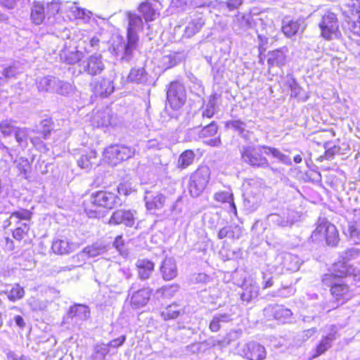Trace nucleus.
<instances>
[{
    "mask_svg": "<svg viewBox=\"0 0 360 360\" xmlns=\"http://www.w3.org/2000/svg\"><path fill=\"white\" fill-rule=\"evenodd\" d=\"M134 148L124 145H112L105 148L103 160L110 166H116L135 155Z\"/></svg>",
    "mask_w": 360,
    "mask_h": 360,
    "instance_id": "1a4fd4ad",
    "label": "nucleus"
},
{
    "mask_svg": "<svg viewBox=\"0 0 360 360\" xmlns=\"http://www.w3.org/2000/svg\"><path fill=\"white\" fill-rule=\"evenodd\" d=\"M103 67L101 56H91L87 59L84 70L91 75H96L102 72Z\"/></svg>",
    "mask_w": 360,
    "mask_h": 360,
    "instance_id": "393cba45",
    "label": "nucleus"
},
{
    "mask_svg": "<svg viewBox=\"0 0 360 360\" xmlns=\"http://www.w3.org/2000/svg\"><path fill=\"white\" fill-rule=\"evenodd\" d=\"M160 271L165 281H171L177 276L176 264L171 259L166 258L162 261Z\"/></svg>",
    "mask_w": 360,
    "mask_h": 360,
    "instance_id": "b1692460",
    "label": "nucleus"
},
{
    "mask_svg": "<svg viewBox=\"0 0 360 360\" xmlns=\"http://www.w3.org/2000/svg\"><path fill=\"white\" fill-rule=\"evenodd\" d=\"M320 37L326 41H331L341 34L338 15L331 11L326 12L318 24Z\"/></svg>",
    "mask_w": 360,
    "mask_h": 360,
    "instance_id": "6e6552de",
    "label": "nucleus"
},
{
    "mask_svg": "<svg viewBox=\"0 0 360 360\" xmlns=\"http://www.w3.org/2000/svg\"><path fill=\"white\" fill-rule=\"evenodd\" d=\"M345 234L350 238H360V229L359 228L356 222H352L349 224L348 229Z\"/></svg>",
    "mask_w": 360,
    "mask_h": 360,
    "instance_id": "49530a36",
    "label": "nucleus"
},
{
    "mask_svg": "<svg viewBox=\"0 0 360 360\" xmlns=\"http://www.w3.org/2000/svg\"><path fill=\"white\" fill-rule=\"evenodd\" d=\"M4 248L7 250L12 251L15 249L14 241L8 237L5 238Z\"/></svg>",
    "mask_w": 360,
    "mask_h": 360,
    "instance_id": "bf43d9fd",
    "label": "nucleus"
},
{
    "mask_svg": "<svg viewBox=\"0 0 360 360\" xmlns=\"http://www.w3.org/2000/svg\"><path fill=\"white\" fill-rule=\"evenodd\" d=\"M113 124L112 115L106 110L98 111L92 118V125L96 128L108 127Z\"/></svg>",
    "mask_w": 360,
    "mask_h": 360,
    "instance_id": "6ab92c4d",
    "label": "nucleus"
},
{
    "mask_svg": "<svg viewBox=\"0 0 360 360\" xmlns=\"http://www.w3.org/2000/svg\"><path fill=\"white\" fill-rule=\"evenodd\" d=\"M229 125L238 130L240 133H243L245 131V123L240 120L230 121Z\"/></svg>",
    "mask_w": 360,
    "mask_h": 360,
    "instance_id": "5fc2aeb1",
    "label": "nucleus"
},
{
    "mask_svg": "<svg viewBox=\"0 0 360 360\" xmlns=\"http://www.w3.org/2000/svg\"><path fill=\"white\" fill-rule=\"evenodd\" d=\"M158 4L155 0H144L139 4L137 10L145 22L154 21L160 14Z\"/></svg>",
    "mask_w": 360,
    "mask_h": 360,
    "instance_id": "2eb2a0df",
    "label": "nucleus"
},
{
    "mask_svg": "<svg viewBox=\"0 0 360 360\" xmlns=\"http://www.w3.org/2000/svg\"><path fill=\"white\" fill-rule=\"evenodd\" d=\"M266 354V348L255 341L247 342L240 350V355L247 360H264Z\"/></svg>",
    "mask_w": 360,
    "mask_h": 360,
    "instance_id": "ddd939ff",
    "label": "nucleus"
},
{
    "mask_svg": "<svg viewBox=\"0 0 360 360\" xmlns=\"http://www.w3.org/2000/svg\"><path fill=\"white\" fill-rule=\"evenodd\" d=\"M205 24L202 18L192 20L186 27V31L193 35L198 32Z\"/></svg>",
    "mask_w": 360,
    "mask_h": 360,
    "instance_id": "a18cd8bd",
    "label": "nucleus"
},
{
    "mask_svg": "<svg viewBox=\"0 0 360 360\" xmlns=\"http://www.w3.org/2000/svg\"><path fill=\"white\" fill-rule=\"evenodd\" d=\"M16 325L20 328H24L25 327V323L22 319V317L20 315H17L14 318Z\"/></svg>",
    "mask_w": 360,
    "mask_h": 360,
    "instance_id": "e2e57ef3",
    "label": "nucleus"
},
{
    "mask_svg": "<svg viewBox=\"0 0 360 360\" xmlns=\"http://www.w3.org/2000/svg\"><path fill=\"white\" fill-rule=\"evenodd\" d=\"M214 198L217 202L220 203H229L233 212L235 214L237 213V209L234 203L233 196L232 193L226 191H219L214 194Z\"/></svg>",
    "mask_w": 360,
    "mask_h": 360,
    "instance_id": "e433bc0d",
    "label": "nucleus"
},
{
    "mask_svg": "<svg viewBox=\"0 0 360 360\" xmlns=\"http://www.w3.org/2000/svg\"><path fill=\"white\" fill-rule=\"evenodd\" d=\"M273 285H274L273 279H272V278H270L269 279H268V280L265 282V283H264V285L263 288H264V289H266V288H270V287L273 286Z\"/></svg>",
    "mask_w": 360,
    "mask_h": 360,
    "instance_id": "338daca9",
    "label": "nucleus"
},
{
    "mask_svg": "<svg viewBox=\"0 0 360 360\" xmlns=\"http://www.w3.org/2000/svg\"><path fill=\"white\" fill-rule=\"evenodd\" d=\"M230 343H231V340L227 338H224L223 340H217L216 342H214V346L217 345L221 347H225V346L229 345Z\"/></svg>",
    "mask_w": 360,
    "mask_h": 360,
    "instance_id": "680f3d73",
    "label": "nucleus"
},
{
    "mask_svg": "<svg viewBox=\"0 0 360 360\" xmlns=\"http://www.w3.org/2000/svg\"><path fill=\"white\" fill-rule=\"evenodd\" d=\"M127 82L142 84L147 82V72L144 68H133L127 75Z\"/></svg>",
    "mask_w": 360,
    "mask_h": 360,
    "instance_id": "c85d7f7f",
    "label": "nucleus"
},
{
    "mask_svg": "<svg viewBox=\"0 0 360 360\" xmlns=\"http://www.w3.org/2000/svg\"><path fill=\"white\" fill-rule=\"evenodd\" d=\"M186 90L184 84L178 81H172L167 88V103L174 110L180 109L186 101Z\"/></svg>",
    "mask_w": 360,
    "mask_h": 360,
    "instance_id": "9d476101",
    "label": "nucleus"
},
{
    "mask_svg": "<svg viewBox=\"0 0 360 360\" xmlns=\"http://www.w3.org/2000/svg\"><path fill=\"white\" fill-rule=\"evenodd\" d=\"M346 7L352 15L360 14V0H349Z\"/></svg>",
    "mask_w": 360,
    "mask_h": 360,
    "instance_id": "3c124183",
    "label": "nucleus"
},
{
    "mask_svg": "<svg viewBox=\"0 0 360 360\" xmlns=\"http://www.w3.org/2000/svg\"><path fill=\"white\" fill-rule=\"evenodd\" d=\"M259 49V61L261 64H264L266 60L267 63V72L269 75H274L273 70L274 68L282 70L288 61V48L281 47L274 49L264 54L265 48L263 44H260Z\"/></svg>",
    "mask_w": 360,
    "mask_h": 360,
    "instance_id": "39448f33",
    "label": "nucleus"
},
{
    "mask_svg": "<svg viewBox=\"0 0 360 360\" xmlns=\"http://www.w3.org/2000/svg\"><path fill=\"white\" fill-rule=\"evenodd\" d=\"M15 122L12 120L6 119L0 122V131L5 136H11L16 130V127L14 125Z\"/></svg>",
    "mask_w": 360,
    "mask_h": 360,
    "instance_id": "ea45409f",
    "label": "nucleus"
},
{
    "mask_svg": "<svg viewBox=\"0 0 360 360\" xmlns=\"http://www.w3.org/2000/svg\"><path fill=\"white\" fill-rule=\"evenodd\" d=\"M328 142H326L323 144L325 151L323 153V158L326 160H330L333 158L335 155L340 153L341 147L339 145H334L331 147H328Z\"/></svg>",
    "mask_w": 360,
    "mask_h": 360,
    "instance_id": "c03bdc74",
    "label": "nucleus"
},
{
    "mask_svg": "<svg viewBox=\"0 0 360 360\" xmlns=\"http://www.w3.org/2000/svg\"><path fill=\"white\" fill-rule=\"evenodd\" d=\"M335 338L336 331L335 330L326 335L323 336L314 348L312 358H317L325 354L331 347L332 342L335 340Z\"/></svg>",
    "mask_w": 360,
    "mask_h": 360,
    "instance_id": "a211bd4d",
    "label": "nucleus"
},
{
    "mask_svg": "<svg viewBox=\"0 0 360 360\" xmlns=\"http://www.w3.org/2000/svg\"><path fill=\"white\" fill-rule=\"evenodd\" d=\"M139 42L138 35H131L127 34V43L124 46V57L129 58L136 49Z\"/></svg>",
    "mask_w": 360,
    "mask_h": 360,
    "instance_id": "4c0bfd02",
    "label": "nucleus"
},
{
    "mask_svg": "<svg viewBox=\"0 0 360 360\" xmlns=\"http://www.w3.org/2000/svg\"><path fill=\"white\" fill-rule=\"evenodd\" d=\"M101 248L96 244H92L85 247L82 252L89 257H96L101 254Z\"/></svg>",
    "mask_w": 360,
    "mask_h": 360,
    "instance_id": "09e8293b",
    "label": "nucleus"
},
{
    "mask_svg": "<svg viewBox=\"0 0 360 360\" xmlns=\"http://www.w3.org/2000/svg\"><path fill=\"white\" fill-rule=\"evenodd\" d=\"M3 75L6 78H11L15 76V72L11 67L6 68L3 71Z\"/></svg>",
    "mask_w": 360,
    "mask_h": 360,
    "instance_id": "052dcab7",
    "label": "nucleus"
},
{
    "mask_svg": "<svg viewBox=\"0 0 360 360\" xmlns=\"http://www.w3.org/2000/svg\"><path fill=\"white\" fill-rule=\"evenodd\" d=\"M33 209L19 208L17 210L11 212L9 215V219H15V223L18 224L20 221H30L33 216Z\"/></svg>",
    "mask_w": 360,
    "mask_h": 360,
    "instance_id": "473e14b6",
    "label": "nucleus"
},
{
    "mask_svg": "<svg viewBox=\"0 0 360 360\" xmlns=\"http://www.w3.org/2000/svg\"><path fill=\"white\" fill-rule=\"evenodd\" d=\"M68 316L71 319L86 321L90 317V309L84 304H75L70 307Z\"/></svg>",
    "mask_w": 360,
    "mask_h": 360,
    "instance_id": "5701e85b",
    "label": "nucleus"
},
{
    "mask_svg": "<svg viewBox=\"0 0 360 360\" xmlns=\"http://www.w3.org/2000/svg\"><path fill=\"white\" fill-rule=\"evenodd\" d=\"M182 313V309L176 303H172L164 308L161 311L162 318L165 320H172L178 318Z\"/></svg>",
    "mask_w": 360,
    "mask_h": 360,
    "instance_id": "72a5a7b5",
    "label": "nucleus"
},
{
    "mask_svg": "<svg viewBox=\"0 0 360 360\" xmlns=\"http://www.w3.org/2000/svg\"><path fill=\"white\" fill-rule=\"evenodd\" d=\"M195 158V154L192 149L184 150L179 156L176 165L177 169L180 170L186 169L191 166Z\"/></svg>",
    "mask_w": 360,
    "mask_h": 360,
    "instance_id": "bb28decb",
    "label": "nucleus"
},
{
    "mask_svg": "<svg viewBox=\"0 0 360 360\" xmlns=\"http://www.w3.org/2000/svg\"><path fill=\"white\" fill-rule=\"evenodd\" d=\"M165 202V196L159 193L146 201V209L151 213H155L157 210L162 209Z\"/></svg>",
    "mask_w": 360,
    "mask_h": 360,
    "instance_id": "2f4dec72",
    "label": "nucleus"
},
{
    "mask_svg": "<svg viewBox=\"0 0 360 360\" xmlns=\"http://www.w3.org/2000/svg\"><path fill=\"white\" fill-rule=\"evenodd\" d=\"M153 295V290L148 286L143 287L129 293L127 300L131 308L139 309L147 305Z\"/></svg>",
    "mask_w": 360,
    "mask_h": 360,
    "instance_id": "f8f14e48",
    "label": "nucleus"
},
{
    "mask_svg": "<svg viewBox=\"0 0 360 360\" xmlns=\"http://www.w3.org/2000/svg\"><path fill=\"white\" fill-rule=\"evenodd\" d=\"M310 238L315 243L326 242L330 246H336L340 240L336 226L326 219L318 221Z\"/></svg>",
    "mask_w": 360,
    "mask_h": 360,
    "instance_id": "423d86ee",
    "label": "nucleus"
},
{
    "mask_svg": "<svg viewBox=\"0 0 360 360\" xmlns=\"http://www.w3.org/2000/svg\"><path fill=\"white\" fill-rule=\"evenodd\" d=\"M44 136L39 131H35V135L30 139V141L33 146L39 150H46L47 146L45 143Z\"/></svg>",
    "mask_w": 360,
    "mask_h": 360,
    "instance_id": "a19ab883",
    "label": "nucleus"
},
{
    "mask_svg": "<svg viewBox=\"0 0 360 360\" xmlns=\"http://www.w3.org/2000/svg\"><path fill=\"white\" fill-rule=\"evenodd\" d=\"M97 158V153L94 149H90L82 154L77 161V165L80 168L88 169L94 164V161Z\"/></svg>",
    "mask_w": 360,
    "mask_h": 360,
    "instance_id": "f704fd0d",
    "label": "nucleus"
},
{
    "mask_svg": "<svg viewBox=\"0 0 360 360\" xmlns=\"http://www.w3.org/2000/svg\"><path fill=\"white\" fill-rule=\"evenodd\" d=\"M53 80L50 77H44L38 82V89L41 91H48L52 86Z\"/></svg>",
    "mask_w": 360,
    "mask_h": 360,
    "instance_id": "8fccbe9b",
    "label": "nucleus"
},
{
    "mask_svg": "<svg viewBox=\"0 0 360 360\" xmlns=\"http://www.w3.org/2000/svg\"><path fill=\"white\" fill-rule=\"evenodd\" d=\"M14 136L16 141L19 144H21L22 142L26 141L27 139L28 135L27 133V129L17 127L14 132Z\"/></svg>",
    "mask_w": 360,
    "mask_h": 360,
    "instance_id": "603ef678",
    "label": "nucleus"
},
{
    "mask_svg": "<svg viewBox=\"0 0 360 360\" xmlns=\"http://www.w3.org/2000/svg\"><path fill=\"white\" fill-rule=\"evenodd\" d=\"M41 129L39 131L42 133L44 139L49 138L53 131V121L51 118H46L40 122Z\"/></svg>",
    "mask_w": 360,
    "mask_h": 360,
    "instance_id": "37998d69",
    "label": "nucleus"
},
{
    "mask_svg": "<svg viewBox=\"0 0 360 360\" xmlns=\"http://www.w3.org/2000/svg\"><path fill=\"white\" fill-rule=\"evenodd\" d=\"M243 234L242 228L238 225L226 226L219 229L217 237L223 239L226 237L231 239H238Z\"/></svg>",
    "mask_w": 360,
    "mask_h": 360,
    "instance_id": "a878e982",
    "label": "nucleus"
},
{
    "mask_svg": "<svg viewBox=\"0 0 360 360\" xmlns=\"http://www.w3.org/2000/svg\"><path fill=\"white\" fill-rule=\"evenodd\" d=\"M218 125L216 122L212 121L205 127H204L200 132L201 138H208L217 134L218 131Z\"/></svg>",
    "mask_w": 360,
    "mask_h": 360,
    "instance_id": "79ce46f5",
    "label": "nucleus"
},
{
    "mask_svg": "<svg viewBox=\"0 0 360 360\" xmlns=\"http://www.w3.org/2000/svg\"><path fill=\"white\" fill-rule=\"evenodd\" d=\"M360 264V250L356 248H348L339 255L328 273L322 276H330L332 279L340 280L357 274L356 264Z\"/></svg>",
    "mask_w": 360,
    "mask_h": 360,
    "instance_id": "7ed1b4c3",
    "label": "nucleus"
},
{
    "mask_svg": "<svg viewBox=\"0 0 360 360\" xmlns=\"http://www.w3.org/2000/svg\"><path fill=\"white\" fill-rule=\"evenodd\" d=\"M280 161H284L287 158L278 148L266 145H252L244 146L240 152L242 160L249 166L254 168H266L270 164L266 157L267 154Z\"/></svg>",
    "mask_w": 360,
    "mask_h": 360,
    "instance_id": "f03ea898",
    "label": "nucleus"
},
{
    "mask_svg": "<svg viewBox=\"0 0 360 360\" xmlns=\"http://www.w3.org/2000/svg\"><path fill=\"white\" fill-rule=\"evenodd\" d=\"M126 335H122L119 338H115L108 342V346L113 348L121 347L126 341Z\"/></svg>",
    "mask_w": 360,
    "mask_h": 360,
    "instance_id": "864d4df0",
    "label": "nucleus"
},
{
    "mask_svg": "<svg viewBox=\"0 0 360 360\" xmlns=\"http://www.w3.org/2000/svg\"><path fill=\"white\" fill-rule=\"evenodd\" d=\"M92 91L96 97L107 98L114 91L113 83L109 79L101 78L93 84Z\"/></svg>",
    "mask_w": 360,
    "mask_h": 360,
    "instance_id": "f3484780",
    "label": "nucleus"
},
{
    "mask_svg": "<svg viewBox=\"0 0 360 360\" xmlns=\"http://www.w3.org/2000/svg\"><path fill=\"white\" fill-rule=\"evenodd\" d=\"M243 4V0H229L226 5L230 11H233L239 8Z\"/></svg>",
    "mask_w": 360,
    "mask_h": 360,
    "instance_id": "4d7b16f0",
    "label": "nucleus"
},
{
    "mask_svg": "<svg viewBox=\"0 0 360 360\" xmlns=\"http://www.w3.org/2000/svg\"><path fill=\"white\" fill-rule=\"evenodd\" d=\"M124 243L122 239V235L117 236L113 241V246L117 249L121 250L124 247Z\"/></svg>",
    "mask_w": 360,
    "mask_h": 360,
    "instance_id": "13d9d810",
    "label": "nucleus"
},
{
    "mask_svg": "<svg viewBox=\"0 0 360 360\" xmlns=\"http://www.w3.org/2000/svg\"><path fill=\"white\" fill-rule=\"evenodd\" d=\"M99 43H100V40L96 37H94L90 39V45L92 47H98Z\"/></svg>",
    "mask_w": 360,
    "mask_h": 360,
    "instance_id": "69168bd1",
    "label": "nucleus"
},
{
    "mask_svg": "<svg viewBox=\"0 0 360 360\" xmlns=\"http://www.w3.org/2000/svg\"><path fill=\"white\" fill-rule=\"evenodd\" d=\"M264 312L268 320L282 324L288 323L292 316V311L283 305H269L264 309Z\"/></svg>",
    "mask_w": 360,
    "mask_h": 360,
    "instance_id": "9b49d317",
    "label": "nucleus"
},
{
    "mask_svg": "<svg viewBox=\"0 0 360 360\" xmlns=\"http://www.w3.org/2000/svg\"><path fill=\"white\" fill-rule=\"evenodd\" d=\"M5 294L9 301L15 302L25 297V291L19 283H15L8 291L5 292Z\"/></svg>",
    "mask_w": 360,
    "mask_h": 360,
    "instance_id": "c9c22d12",
    "label": "nucleus"
},
{
    "mask_svg": "<svg viewBox=\"0 0 360 360\" xmlns=\"http://www.w3.org/2000/svg\"><path fill=\"white\" fill-rule=\"evenodd\" d=\"M46 18L45 7L43 3L34 1L30 8V19L34 25H41Z\"/></svg>",
    "mask_w": 360,
    "mask_h": 360,
    "instance_id": "412c9836",
    "label": "nucleus"
},
{
    "mask_svg": "<svg viewBox=\"0 0 360 360\" xmlns=\"http://www.w3.org/2000/svg\"><path fill=\"white\" fill-rule=\"evenodd\" d=\"M134 222V212L126 209L115 210L108 219V224L114 226L124 224L126 226L132 227Z\"/></svg>",
    "mask_w": 360,
    "mask_h": 360,
    "instance_id": "4468645a",
    "label": "nucleus"
},
{
    "mask_svg": "<svg viewBox=\"0 0 360 360\" xmlns=\"http://www.w3.org/2000/svg\"><path fill=\"white\" fill-rule=\"evenodd\" d=\"M173 2L176 4L177 6H184L186 5V0H173Z\"/></svg>",
    "mask_w": 360,
    "mask_h": 360,
    "instance_id": "774afa93",
    "label": "nucleus"
},
{
    "mask_svg": "<svg viewBox=\"0 0 360 360\" xmlns=\"http://www.w3.org/2000/svg\"><path fill=\"white\" fill-rule=\"evenodd\" d=\"M205 143L210 146H219L221 144V139L219 137H216L206 141Z\"/></svg>",
    "mask_w": 360,
    "mask_h": 360,
    "instance_id": "0e129e2a",
    "label": "nucleus"
},
{
    "mask_svg": "<svg viewBox=\"0 0 360 360\" xmlns=\"http://www.w3.org/2000/svg\"><path fill=\"white\" fill-rule=\"evenodd\" d=\"M259 292V286L258 285L255 283L245 285L240 294V299L242 301L248 303L258 297Z\"/></svg>",
    "mask_w": 360,
    "mask_h": 360,
    "instance_id": "c756f323",
    "label": "nucleus"
},
{
    "mask_svg": "<svg viewBox=\"0 0 360 360\" xmlns=\"http://www.w3.org/2000/svg\"><path fill=\"white\" fill-rule=\"evenodd\" d=\"M30 231V226L25 222L13 229L11 231V234L15 240L26 244L31 242Z\"/></svg>",
    "mask_w": 360,
    "mask_h": 360,
    "instance_id": "aec40b11",
    "label": "nucleus"
},
{
    "mask_svg": "<svg viewBox=\"0 0 360 360\" xmlns=\"http://www.w3.org/2000/svg\"><path fill=\"white\" fill-rule=\"evenodd\" d=\"M300 27V25L297 20H290L282 26L281 30L286 37H290L295 35Z\"/></svg>",
    "mask_w": 360,
    "mask_h": 360,
    "instance_id": "58836bf2",
    "label": "nucleus"
},
{
    "mask_svg": "<svg viewBox=\"0 0 360 360\" xmlns=\"http://www.w3.org/2000/svg\"><path fill=\"white\" fill-rule=\"evenodd\" d=\"M129 20V24L127 29V34L131 35H137L138 31L143 30V18L136 13L128 12L127 14Z\"/></svg>",
    "mask_w": 360,
    "mask_h": 360,
    "instance_id": "4be33fe9",
    "label": "nucleus"
},
{
    "mask_svg": "<svg viewBox=\"0 0 360 360\" xmlns=\"http://www.w3.org/2000/svg\"><path fill=\"white\" fill-rule=\"evenodd\" d=\"M135 266L138 277L141 281L149 279L155 271V262L148 258H139L137 259Z\"/></svg>",
    "mask_w": 360,
    "mask_h": 360,
    "instance_id": "dca6fc26",
    "label": "nucleus"
},
{
    "mask_svg": "<svg viewBox=\"0 0 360 360\" xmlns=\"http://www.w3.org/2000/svg\"><path fill=\"white\" fill-rule=\"evenodd\" d=\"M211 179V168L207 165H198L189 175L187 188L190 195L200 196L210 186Z\"/></svg>",
    "mask_w": 360,
    "mask_h": 360,
    "instance_id": "20e7f679",
    "label": "nucleus"
},
{
    "mask_svg": "<svg viewBox=\"0 0 360 360\" xmlns=\"http://www.w3.org/2000/svg\"><path fill=\"white\" fill-rule=\"evenodd\" d=\"M132 191L131 183L128 181L120 183L117 188L104 187L103 189L87 193L84 197L82 207L89 218H98L122 205L119 193L129 195Z\"/></svg>",
    "mask_w": 360,
    "mask_h": 360,
    "instance_id": "f257e3e1",
    "label": "nucleus"
},
{
    "mask_svg": "<svg viewBox=\"0 0 360 360\" xmlns=\"http://www.w3.org/2000/svg\"><path fill=\"white\" fill-rule=\"evenodd\" d=\"M215 114V106L214 104H210L206 107V108L202 111V117L212 118Z\"/></svg>",
    "mask_w": 360,
    "mask_h": 360,
    "instance_id": "6e6d98bb",
    "label": "nucleus"
},
{
    "mask_svg": "<svg viewBox=\"0 0 360 360\" xmlns=\"http://www.w3.org/2000/svg\"><path fill=\"white\" fill-rule=\"evenodd\" d=\"M61 60L68 65H75L83 58V53L78 50H63L60 54Z\"/></svg>",
    "mask_w": 360,
    "mask_h": 360,
    "instance_id": "7c9ffc66",
    "label": "nucleus"
},
{
    "mask_svg": "<svg viewBox=\"0 0 360 360\" xmlns=\"http://www.w3.org/2000/svg\"><path fill=\"white\" fill-rule=\"evenodd\" d=\"M330 276H322V283L329 288L330 294L334 302L344 304L353 297L349 285L342 281L332 279Z\"/></svg>",
    "mask_w": 360,
    "mask_h": 360,
    "instance_id": "0eeeda50",
    "label": "nucleus"
},
{
    "mask_svg": "<svg viewBox=\"0 0 360 360\" xmlns=\"http://www.w3.org/2000/svg\"><path fill=\"white\" fill-rule=\"evenodd\" d=\"M51 249L55 254L67 255L72 252V244L67 238H59L53 240Z\"/></svg>",
    "mask_w": 360,
    "mask_h": 360,
    "instance_id": "cd10ccee",
    "label": "nucleus"
},
{
    "mask_svg": "<svg viewBox=\"0 0 360 360\" xmlns=\"http://www.w3.org/2000/svg\"><path fill=\"white\" fill-rule=\"evenodd\" d=\"M226 318V314L214 316L209 324V329L212 332H218L221 329V322Z\"/></svg>",
    "mask_w": 360,
    "mask_h": 360,
    "instance_id": "de8ad7c7",
    "label": "nucleus"
}]
</instances>
